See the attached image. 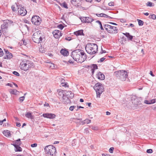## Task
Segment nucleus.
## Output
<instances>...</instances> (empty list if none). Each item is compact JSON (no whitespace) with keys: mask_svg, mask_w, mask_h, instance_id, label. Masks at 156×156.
<instances>
[{"mask_svg":"<svg viewBox=\"0 0 156 156\" xmlns=\"http://www.w3.org/2000/svg\"><path fill=\"white\" fill-rule=\"evenodd\" d=\"M71 56L74 60L79 63H81L87 58V55L82 50H74L71 53Z\"/></svg>","mask_w":156,"mask_h":156,"instance_id":"1","label":"nucleus"},{"mask_svg":"<svg viewBox=\"0 0 156 156\" xmlns=\"http://www.w3.org/2000/svg\"><path fill=\"white\" fill-rule=\"evenodd\" d=\"M85 48L87 52L91 55L95 54L98 50L97 45L95 44L91 43H87L86 45Z\"/></svg>","mask_w":156,"mask_h":156,"instance_id":"2","label":"nucleus"},{"mask_svg":"<svg viewBox=\"0 0 156 156\" xmlns=\"http://www.w3.org/2000/svg\"><path fill=\"white\" fill-rule=\"evenodd\" d=\"M33 66V62L29 60L23 61L20 63V67L21 69L26 71L32 67Z\"/></svg>","mask_w":156,"mask_h":156,"instance_id":"3","label":"nucleus"},{"mask_svg":"<svg viewBox=\"0 0 156 156\" xmlns=\"http://www.w3.org/2000/svg\"><path fill=\"white\" fill-rule=\"evenodd\" d=\"M114 75L117 78L123 81H125L128 76L126 72L123 70L115 72Z\"/></svg>","mask_w":156,"mask_h":156,"instance_id":"4","label":"nucleus"},{"mask_svg":"<svg viewBox=\"0 0 156 156\" xmlns=\"http://www.w3.org/2000/svg\"><path fill=\"white\" fill-rule=\"evenodd\" d=\"M44 150L46 154L51 156H55L57 153L56 148L52 145H49L46 146Z\"/></svg>","mask_w":156,"mask_h":156,"instance_id":"5","label":"nucleus"},{"mask_svg":"<svg viewBox=\"0 0 156 156\" xmlns=\"http://www.w3.org/2000/svg\"><path fill=\"white\" fill-rule=\"evenodd\" d=\"M43 35L41 31H38L34 33L32 36L33 41L36 43H39L41 41Z\"/></svg>","mask_w":156,"mask_h":156,"instance_id":"6","label":"nucleus"},{"mask_svg":"<svg viewBox=\"0 0 156 156\" xmlns=\"http://www.w3.org/2000/svg\"><path fill=\"white\" fill-rule=\"evenodd\" d=\"M94 88L96 92L97 97L100 98L101 94L104 91V88L103 85L100 83H98L95 84Z\"/></svg>","mask_w":156,"mask_h":156,"instance_id":"7","label":"nucleus"},{"mask_svg":"<svg viewBox=\"0 0 156 156\" xmlns=\"http://www.w3.org/2000/svg\"><path fill=\"white\" fill-rule=\"evenodd\" d=\"M4 22L1 26V28L2 32L7 30L9 27L13 25V22L10 20H4Z\"/></svg>","mask_w":156,"mask_h":156,"instance_id":"8","label":"nucleus"},{"mask_svg":"<svg viewBox=\"0 0 156 156\" xmlns=\"http://www.w3.org/2000/svg\"><path fill=\"white\" fill-rule=\"evenodd\" d=\"M17 9H18V13L19 14L22 16H24L27 13V11L25 8L22 5H18L16 4Z\"/></svg>","mask_w":156,"mask_h":156,"instance_id":"9","label":"nucleus"},{"mask_svg":"<svg viewBox=\"0 0 156 156\" xmlns=\"http://www.w3.org/2000/svg\"><path fill=\"white\" fill-rule=\"evenodd\" d=\"M31 21L35 25H38L41 22V19L38 16H35L32 17Z\"/></svg>","mask_w":156,"mask_h":156,"instance_id":"10","label":"nucleus"},{"mask_svg":"<svg viewBox=\"0 0 156 156\" xmlns=\"http://www.w3.org/2000/svg\"><path fill=\"white\" fill-rule=\"evenodd\" d=\"M131 99L132 101V103L134 106L136 107V106L140 105V102L139 98L136 97L135 96H132L131 97Z\"/></svg>","mask_w":156,"mask_h":156,"instance_id":"11","label":"nucleus"},{"mask_svg":"<svg viewBox=\"0 0 156 156\" xmlns=\"http://www.w3.org/2000/svg\"><path fill=\"white\" fill-rule=\"evenodd\" d=\"M81 20L82 22L85 23H91L94 20L91 16L89 17H83L81 19Z\"/></svg>","mask_w":156,"mask_h":156,"instance_id":"12","label":"nucleus"},{"mask_svg":"<svg viewBox=\"0 0 156 156\" xmlns=\"http://www.w3.org/2000/svg\"><path fill=\"white\" fill-rule=\"evenodd\" d=\"M53 34L54 37L56 38H59L62 36L61 32L58 30H55L53 32Z\"/></svg>","mask_w":156,"mask_h":156,"instance_id":"13","label":"nucleus"},{"mask_svg":"<svg viewBox=\"0 0 156 156\" xmlns=\"http://www.w3.org/2000/svg\"><path fill=\"white\" fill-rule=\"evenodd\" d=\"M43 116L44 118H47L49 119H54L55 118V115L54 114L52 113H45L43 114Z\"/></svg>","mask_w":156,"mask_h":156,"instance_id":"14","label":"nucleus"},{"mask_svg":"<svg viewBox=\"0 0 156 156\" xmlns=\"http://www.w3.org/2000/svg\"><path fill=\"white\" fill-rule=\"evenodd\" d=\"M66 97L69 98H73L74 96V94L71 91H67L66 90L65 96Z\"/></svg>","mask_w":156,"mask_h":156,"instance_id":"15","label":"nucleus"},{"mask_svg":"<svg viewBox=\"0 0 156 156\" xmlns=\"http://www.w3.org/2000/svg\"><path fill=\"white\" fill-rule=\"evenodd\" d=\"M104 28L109 33H110L112 32V26L108 24H105L104 25Z\"/></svg>","mask_w":156,"mask_h":156,"instance_id":"16","label":"nucleus"},{"mask_svg":"<svg viewBox=\"0 0 156 156\" xmlns=\"http://www.w3.org/2000/svg\"><path fill=\"white\" fill-rule=\"evenodd\" d=\"M97 76L98 79L101 80H103L105 78V76L104 74L101 72L98 73Z\"/></svg>","mask_w":156,"mask_h":156,"instance_id":"17","label":"nucleus"},{"mask_svg":"<svg viewBox=\"0 0 156 156\" xmlns=\"http://www.w3.org/2000/svg\"><path fill=\"white\" fill-rule=\"evenodd\" d=\"M69 98L67 97L66 96H65L63 98V102L65 104H69L71 103V101L70 99Z\"/></svg>","mask_w":156,"mask_h":156,"instance_id":"18","label":"nucleus"},{"mask_svg":"<svg viewBox=\"0 0 156 156\" xmlns=\"http://www.w3.org/2000/svg\"><path fill=\"white\" fill-rule=\"evenodd\" d=\"M13 143L12 144L14 146V147H15L17 146L20 145L21 144L20 139H19L16 140H15L13 142Z\"/></svg>","mask_w":156,"mask_h":156,"instance_id":"19","label":"nucleus"},{"mask_svg":"<svg viewBox=\"0 0 156 156\" xmlns=\"http://www.w3.org/2000/svg\"><path fill=\"white\" fill-rule=\"evenodd\" d=\"M60 52L62 55L65 56H67L69 54V52L68 51L63 49H62L61 50Z\"/></svg>","mask_w":156,"mask_h":156,"instance_id":"20","label":"nucleus"},{"mask_svg":"<svg viewBox=\"0 0 156 156\" xmlns=\"http://www.w3.org/2000/svg\"><path fill=\"white\" fill-rule=\"evenodd\" d=\"M74 34L76 36L83 35V30H80L74 32Z\"/></svg>","mask_w":156,"mask_h":156,"instance_id":"21","label":"nucleus"},{"mask_svg":"<svg viewBox=\"0 0 156 156\" xmlns=\"http://www.w3.org/2000/svg\"><path fill=\"white\" fill-rule=\"evenodd\" d=\"M47 66L51 69H53L55 68V65L52 63L48 62Z\"/></svg>","mask_w":156,"mask_h":156,"instance_id":"22","label":"nucleus"},{"mask_svg":"<svg viewBox=\"0 0 156 156\" xmlns=\"http://www.w3.org/2000/svg\"><path fill=\"white\" fill-rule=\"evenodd\" d=\"M65 91L66 90H61L58 92V95L63 98L65 96Z\"/></svg>","mask_w":156,"mask_h":156,"instance_id":"23","label":"nucleus"},{"mask_svg":"<svg viewBox=\"0 0 156 156\" xmlns=\"http://www.w3.org/2000/svg\"><path fill=\"white\" fill-rule=\"evenodd\" d=\"M91 67L92 73L93 74L94 72V70L98 69V66L96 64H92L91 65Z\"/></svg>","mask_w":156,"mask_h":156,"instance_id":"24","label":"nucleus"},{"mask_svg":"<svg viewBox=\"0 0 156 156\" xmlns=\"http://www.w3.org/2000/svg\"><path fill=\"white\" fill-rule=\"evenodd\" d=\"M123 34L125 35L129 40H132L133 38V36L130 35L128 33H123Z\"/></svg>","mask_w":156,"mask_h":156,"instance_id":"25","label":"nucleus"},{"mask_svg":"<svg viewBox=\"0 0 156 156\" xmlns=\"http://www.w3.org/2000/svg\"><path fill=\"white\" fill-rule=\"evenodd\" d=\"M112 30V32L111 33H117L118 32V29L117 28L115 27L112 26L111 27Z\"/></svg>","mask_w":156,"mask_h":156,"instance_id":"26","label":"nucleus"},{"mask_svg":"<svg viewBox=\"0 0 156 156\" xmlns=\"http://www.w3.org/2000/svg\"><path fill=\"white\" fill-rule=\"evenodd\" d=\"M12 54L11 53H10L9 54L5 55V56H4V58L5 59H9L12 58Z\"/></svg>","mask_w":156,"mask_h":156,"instance_id":"27","label":"nucleus"},{"mask_svg":"<svg viewBox=\"0 0 156 156\" xmlns=\"http://www.w3.org/2000/svg\"><path fill=\"white\" fill-rule=\"evenodd\" d=\"M10 92L11 94L16 95L18 94V91L16 90L13 89H10Z\"/></svg>","mask_w":156,"mask_h":156,"instance_id":"28","label":"nucleus"},{"mask_svg":"<svg viewBox=\"0 0 156 156\" xmlns=\"http://www.w3.org/2000/svg\"><path fill=\"white\" fill-rule=\"evenodd\" d=\"M25 116L28 118H30L31 119H32L33 118L31 114L29 112H28L26 114Z\"/></svg>","mask_w":156,"mask_h":156,"instance_id":"29","label":"nucleus"},{"mask_svg":"<svg viewBox=\"0 0 156 156\" xmlns=\"http://www.w3.org/2000/svg\"><path fill=\"white\" fill-rule=\"evenodd\" d=\"M20 145H18L14 147L16 151H22V149L20 147Z\"/></svg>","mask_w":156,"mask_h":156,"instance_id":"30","label":"nucleus"},{"mask_svg":"<svg viewBox=\"0 0 156 156\" xmlns=\"http://www.w3.org/2000/svg\"><path fill=\"white\" fill-rule=\"evenodd\" d=\"M80 0H71V2L73 5H76L80 1Z\"/></svg>","mask_w":156,"mask_h":156,"instance_id":"31","label":"nucleus"},{"mask_svg":"<svg viewBox=\"0 0 156 156\" xmlns=\"http://www.w3.org/2000/svg\"><path fill=\"white\" fill-rule=\"evenodd\" d=\"M3 134L5 136H10L11 134L9 132L8 130L4 131H3Z\"/></svg>","mask_w":156,"mask_h":156,"instance_id":"32","label":"nucleus"},{"mask_svg":"<svg viewBox=\"0 0 156 156\" xmlns=\"http://www.w3.org/2000/svg\"><path fill=\"white\" fill-rule=\"evenodd\" d=\"M60 5L62 7H63L66 9H68V8L67 6V5L65 2H64L63 3L61 4Z\"/></svg>","mask_w":156,"mask_h":156,"instance_id":"33","label":"nucleus"},{"mask_svg":"<svg viewBox=\"0 0 156 156\" xmlns=\"http://www.w3.org/2000/svg\"><path fill=\"white\" fill-rule=\"evenodd\" d=\"M96 23H97L99 24L100 25V28L101 30H104V28L102 27L101 23V21H100L99 20H97L96 21Z\"/></svg>","mask_w":156,"mask_h":156,"instance_id":"34","label":"nucleus"},{"mask_svg":"<svg viewBox=\"0 0 156 156\" xmlns=\"http://www.w3.org/2000/svg\"><path fill=\"white\" fill-rule=\"evenodd\" d=\"M149 17V18L153 20H155L156 19V15L154 14L150 15Z\"/></svg>","mask_w":156,"mask_h":156,"instance_id":"35","label":"nucleus"},{"mask_svg":"<svg viewBox=\"0 0 156 156\" xmlns=\"http://www.w3.org/2000/svg\"><path fill=\"white\" fill-rule=\"evenodd\" d=\"M137 21L138 22V24L139 26H142L144 24V22L140 20L137 19Z\"/></svg>","mask_w":156,"mask_h":156,"instance_id":"36","label":"nucleus"},{"mask_svg":"<svg viewBox=\"0 0 156 156\" xmlns=\"http://www.w3.org/2000/svg\"><path fill=\"white\" fill-rule=\"evenodd\" d=\"M147 6H153L154 4L150 2H148L147 4Z\"/></svg>","mask_w":156,"mask_h":156,"instance_id":"37","label":"nucleus"},{"mask_svg":"<svg viewBox=\"0 0 156 156\" xmlns=\"http://www.w3.org/2000/svg\"><path fill=\"white\" fill-rule=\"evenodd\" d=\"M90 128L92 129L95 130H97L98 129V126H91L90 127Z\"/></svg>","mask_w":156,"mask_h":156,"instance_id":"38","label":"nucleus"},{"mask_svg":"<svg viewBox=\"0 0 156 156\" xmlns=\"http://www.w3.org/2000/svg\"><path fill=\"white\" fill-rule=\"evenodd\" d=\"M155 101H156L155 99H154L151 100L149 101V104H154L156 102Z\"/></svg>","mask_w":156,"mask_h":156,"instance_id":"39","label":"nucleus"},{"mask_svg":"<svg viewBox=\"0 0 156 156\" xmlns=\"http://www.w3.org/2000/svg\"><path fill=\"white\" fill-rule=\"evenodd\" d=\"M91 120H89L88 119H86L85 120H83V121L85 122V123L88 124L90 122H91Z\"/></svg>","mask_w":156,"mask_h":156,"instance_id":"40","label":"nucleus"},{"mask_svg":"<svg viewBox=\"0 0 156 156\" xmlns=\"http://www.w3.org/2000/svg\"><path fill=\"white\" fill-rule=\"evenodd\" d=\"M11 8H12V10L14 12H15V11H16V9H17V8H16V7H15V6L14 5H12V6Z\"/></svg>","mask_w":156,"mask_h":156,"instance_id":"41","label":"nucleus"},{"mask_svg":"<svg viewBox=\"0 0 156 156\" xmlns=\"http://www.w3.org/2000/svg\"><path fill=\"white\" fill-rule=\"evenodd\" d=\"M64 27L63 25L61 24H59L58 26V27L61 30H62Z\"/></svg>","mask_w":156,"mask_h":156,"instance_id":"42","label":"nucleus"},{"mask_svg":"<svg viewBox=\"0 0 156 156\" xmlns=\"http://www.w3.org/2000/svg\"><path fill=\"white\" fill-rule=\"evenodd\" d=\"M114 148L113 147H111L109 150V151L111 153H113Z\"/></svg>","mask_w":156,"mask_h":156,"instance_id":"43","label":"nucleus"},{"mask_svg":"<svg viewBox=\"0 0 156 156\" xmlns=\"http://www.w3.org/2000/svg\"><path fill=\"white\" fill-rule=\"evenodd\" d=\"M13 73L14 75L16 76H20V74H19V73L18 72H17L16 71H13Z\"/></svg>","mask_w":156,"mask_h":156,"instance_id":"44","label":"nucleus"},{"mask_svg":"<svg viewBox=\"0 0 156 156\" xmlns=\"http://www.w3.org/2000/svg\"><path fill=\"white\" fill-rule=\"evenodd\" d=\"M76 107V106H71L70 108H69V110L71 111H73V109H74V108H75Z\"/></svg>","mask_w":156,"mask_h":156,"instance_id":"45","label":"nucleus"},{"mask_svg":"<svg viewBox=\"0 0 156 156\" xmlns=\"http://www.w3.org/2000/svg\"><path fill=\"white\" fill-rule=\"evenodd\" d=\"M62 86L65 87H68V85L66 83H61Z\"/></svg>","mask_w":156,"mask_h":156,"instance_id":"46","label":"nucleus"},{"mask_svg":"<svg viewBox=\"0 0 156 156\" xmlns=\"http://www.w3.org/2000/svg\"><path fill=\"white\" fill-rule=\"evenodd\" d=\"M108 5L109 6H113L114 5V2H111L108 3Z\"/></svg>","mask_w":156,"mask_h":156,"instance_id":"47","label":"nucleus"},{"mask_svg":"<svg viewBox=\"0 0 156 156\" xmlns=\"http://www.w3.org/2000/svg\"><path fill=\"white\" fill-rule=\"evenodd\" d=\"M153 152V150L151 149H147V152L148 153H151Z\"/></svg>","mask_w":156,"mask_h":156,"instance_id":"48","label":"nucleus"},{"mask_svg":"<svg viewBox=\"0 0 156 156\" xmlns=\"http://www.w3.org/2000/svg\"><path fill=\"white\" fill-rule=\"evenodd\" d=\"M25 98L24 96H22L20 98V102H22L24 100Z\"/></svg>","mask_w":156,"mask_h":156,"instance_id":"49","label":"nucleus"},{"mask_svg":"<svg viewBox=\"0 0 156 156\" xmlns=\"http://www.w3.org/2000/svg\"><path fill=\"white\" fill-rule=\"evenodd\" d=\"M3 54V51L1 48H0V57L2 56Z\"/></svg>","mask_w":156,"mask_h":156,"instance_id":"50","label":"nucleus"},{"mask_svg":"<svg viewBox=\"0 0 156 156\" xmlns=\"http://www.w3.org/2000/svg\"><path fill=\"white\" fill-rule=\"evenodd\" d=\"M37 146V144L36 143H34L31 145V146L33 147H36Z\"/></svg>","mask_w":156,"mask_h":156,"instance_id":"51","label":"nucleus"},{"mask_svg":"<svg viewBox=\"0 0 156 156\" xmlns=\"http://www.w3.org/2000/svg\"><path fill=\"white\" fill-rule=\"evenodd\" d=\"M13 83L11 84L10 83H8L6 84V85L10 86V87H13Z\"/></svg>","mask_w":156,"mask_h":156,"instance_id":"52","label":"nucleus"},{"mask_svg":"<svg viewBox=\"0 0 156 156\" xmlns=\"http://www.w3.org/2000/svg\"><path fill=\"white\" fill-rule=\"evenodd\" d=\"M22 42H23V44L24 45H26L27 44V42L25 41V40H22Z\"/></svg>","mask_w":156,"mask_h":156,"instance_id":"53","label":"nucleus"},{"mask_svg":"<svg viewBox=\"0 0 156 156\" xmlns=\"http://www.w3.org/2000/svg\"><path fill=\"white\" fill-rule=\"evenodd\" d=\"M5 53L6 55H7V54H9L10 52H9V51L6 49H5Z\"/></svg>","mask_w":156,"mask_h":156,"instance_id":"54","label":"nucleus"},{"mask_svg":"<svg viewBox=\"0 0 156 156\" xmlns=\"http://www.w3.org/2000/svg\"><path fill=\"white\" fill-rule=\"evenodd\" d=\"M105 58L104 57L102 58H101L100 59V62H103L105 59Z\"/></svg>","mask_w":156,"mask_h":156,"instance_id":"55","label":"nucleus"},{"mask_svg":"<svg viewBox=\"0 0 156 156\" xmlns=\"http://www.w3.org/2000/svg\"><path fill=\"white\" fill-rule=\"evenodd\" d=\"M102 156H110V155L108 154H102Z\"/></svg>","mask_w":156,"mask_h":156,"instance_id":"56","label":"nucleus"},{"mask_svg":"<svg viewBox=\"0 0 156 156\" xmlns=\"http://www.w3.org/2000/svg\"><path fill=\"white\" fill-rule=\"evenodd\" d=\"M65 39L68 41H70L71 39V38L70 37H67L65 38Z\"/></svg>","mask_w":156,"mask_h":156,"instance_id":"57","label":"nucleus"},{"mask_svg":"<svg viewBox=\"0 0 156 156\" xmlns=\"http://www.w3.org/2000/svg\"><path fill=\"white\" fill-rule=\"evenodd\" d=\"M103 17H105V18H109L110 17V16H107V15L104 13V15L103 16Z\"/></svg>","mask_w":156,"mask_h":156,"instance_id":"58","label":"nucleus"},{"mask_svg":"<svg viewBox=\"0 0 156 156\" xmlns=\"http://www.w3.org/2000/svg\"><path fill=\"white\" fill-rule=\"evenodd\" d=\"M149 101H148L147 100H145L144 101V103L145 104H149Z\"/></svg>","mask_w":156,"mask_h":156,"instance_id":"59","label":"nucleus"},{"mask_svg":"<svg viewBox=\"0 0 156 156\" xmlns=\"http://www.w3.org/2000/svg\"><path fill=\"white\" fill-rule=\"evenodd\" d=\"M44 107L49 106V104L48 103L45 102V103L44 104Z\"/></svg>","mask_w":156,"mask_h":156,"instance_id":"60","label":"nucleus"},{"mask_svg":"<svg viewBox=\"0 0 156 156\" xmlns=\"http://www.w3.org/2000/svg\"><path fill=\"white\" fill-rule=\"evenodd\" d=\"M16 126L17 127H19L21 126V124L20 123L17 122L16 123Z\"/></svg>","mask_w":156,"mask_h":156,"instance_id":"61","label":"nucleus"},{"mask_svg":"<svg viewBox=\"0 0 156 156\" xmlns=\"http://www.w3.org/2000/svg\"><path fill=\"white\" fill-rule=\"evenodd\" d=\"M19 44H20V45H23V42H22V40L19 43Z\"/></svg>","mask_w":156,"mask_h":156,"instance_id":"62","label":"nucleus"},{"mask_svg":"<svg viewBox=\"0 0 156 156\" xmlns=\"http://www.w3.org/2000/svg\"><path fill=\"white\" fill-rule=\"evenodd\" d=\"M150 75L152 76H154V75L153 74L152 72L151 71L150 72Z\"/></svg>","mask_w":156,"mask_h":156,"instance_id":"63","label":"nucleus"},{"mask_svg":"<svg viewBox=\"0 0 156 156\" xmlns=\"http://www.w3.org/2000/svg\"><path fill=\"white\" fill-rule=\"evenodd\" d=\"M68 62L69 63H70L73 64V62L71 60H69L68 61Z\"/></svg>","mask_w":156,"mask_h":156,"instance_id":"64","label":"nucleus"}]
</instances>
